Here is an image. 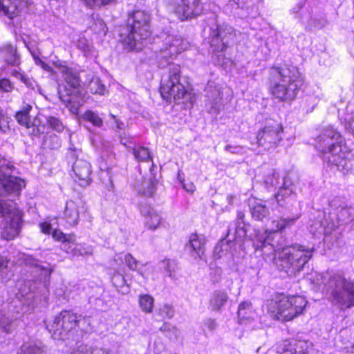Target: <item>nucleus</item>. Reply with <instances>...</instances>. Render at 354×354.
<instances>
[{"label": "nucleus", "mask_w": 354, "mask_h": 354, "mask_svg": "<svg viewBox=\"0 0 354 354\" xmlns=\"http://www.w3.org/2000/svg\"><path fill=\"white\" fill-rule=\"evenodd\" d=\"M93 252V247L84 243L77 244L75 248L72 249V254L73 256L92 255Z\"/></svg>", "instance_id": "e433bc0d"}, {"label": "nucleus", "mask_w": 354, "mask_h": 354, "mask_svg": "<svg viewBox=\"0 0 354 354\" xmlns=\"http://www.w3.org/2000/svg\"><path fill=\"white\" fill-rule=\"evenodd\" d=\"M158 315L161 319H171L175 314L173 307L169 304H165L158 309Z\"/></svg>", "instance_id": "58836bf2"}, {"label": "nucleus", "mask_w": 354, "mask_h": 354, "mask_svg": "<svg viewBox=\"0 0 354 354\" xmlns=\"http://www.w3.org/2000/svg\"><path fill=\"white\" fill-rule=\"evenodd\" d=\"M77 47L84 53H87L91 51L92 46L85 37H81L77 41Z\"/></svg>", "instance_id": "a18cd8bd"}, {"label": "nucleus", "mask_w": 354, "mask_h": 354, "mask_svg": "<svg viewBox=\"0 0 354 354\" xmlns=\"http://www.w3.org/2000/svg\"><path fill=\"white\" fill-rule=\"evenodd\" d=\"M40 228L43 233L49 234L51 232V225L47 223H42L40 224Z\"/></svg>", "instance_id": "4d7b16f0"}, {"label": "nucleus", "mask_w": 354, "mask_h": 354, "mask_svg": "<svg viewBox=\"0 0 354 354\" xmlns=\"http://www.w3.org/2000/svg\"><path fill=\"white\" fill-rule=\"evenodd\" d=\"M256 138L259 146L265 150H274L283 139V127L277 122L268 124L258 132Z\"/></svg>", "instance_id": "f8f14e48"}, {"label": "nucleus", "mask_w": 354, "mask_h": 354, "mask_svg": "<svg viewBox=\"0 0 354 354\" xmlns=\"http://www.w3.org/2000/svg\"><path fill=\"white\" fill-rule=\"evenodd\" d=\"M63 76L66 82L72 88H76L80 86L79 77L71 69L66 68L63 71Z\"/></svg>", "instance_id": "c756f323"}, {"label": "nucleus", "mask_w": 354, "mask_h": 354, "mask_svg": "<svg viewBox=\"0 0 354 354\" xmlns=\"http://www.w3.org/2000/svg\"><path fill=\"white\" fill-rule=\"evenodd\" d=\"M82 316L71 311L63 310L57 316L53 324L47 326V328L54 339H60L72 330L78 326Z\"/></svg>", "instance_id": "9d476101"}, {"label": "nucleus", "mask_w": 354, "mask_h": 354, "mask_svg": "<svg viewBox=\"0 0 354 354\" xmlns=\"http://www.w3.org/2000/svg\"><path fill=\"white\" fill-rule=\"evenodd\" d=\"M156 183L157 180L152 177L148 179L145 178L139 189V194L147 197L152 196L156 189Z\"/></svg>", "instance_id": "5701e85b"}, {"label": "nucleus", "mask_w": 354, "mask_h": 354, "mask_svg": "<svg viewBox=\"0 0 354 354\" xmlns=\"http://www.w3.org/2000/svg\"><path fill=\"white\" fill-rule=\"evenodd\" d=\"M21 82H23L28 87L34 88V83L35 82L27 77L26 75H24L23 78H21Z\"/></svg>", "instance_id": "13d9d810"}, {"label": "nucleus", "mask_w": 354, "mask_h": 354, "mask_svg": "<svg viewBox=\"0 0 354 354\" xmlns=\"http://www.w3.org/2000/svg\"><path fill=\"white\" fill-rule=\"evenodd\" d=\"M206 239L204 235L193 234L190 236L188 246L201 259H203L205 254V245Z\"/></svg>", "instance_id": "aec40b11"}, {"label": "nucleus", "mask_w": 354, "mask_h": 354, "mask_svg": "<svg viewBox=\"0 0 354 354\" xmlns=\"http://www.w3.org/2000/svg\"><path fill=\"white\" fill-rule=\"evenodd\" d=\"M82 118L84 120L92 123L95 127H100L103 124L102 119L93 111H86Z\"/></svg>", "instance_id": "4c0bfd02"}, {"label": "nucleus", "mask_w": 354, "mask_h": 354, "mask_svg": "<svg viewBox=\"0 0 354 354\" xmlns=\"http://www.w3.org/2000/svg\"><path fill=\"white\" fill-rule=\"evenodd\" d=\"M237 314L241 324L250 320L252 314V304L249 301L241 302L239 306Z\"/></svg>", "instance_id": "a878e982"}, {"label": "nucleus", "mask_w": 354, "mask_h": 354, "mask_svg": "<svg viewBox=\"0 0 354 354\" xmlns=\"http://www.w3.org/2000/svg\"><path fill=\"white\" fill-rule=\"evenodd\" d=\"M120 142L122 145L128 147L129 148L131 149L132 147L131 146H128L129 144H131L132 142V138L131 137L130 134L127 132H122L119 136Z\"/></svg>", "instance_id": "8fccbe9b"}, {"label": "nucleus", "mask_w": 354, "mask_h": 354, "mask_svg": "<svg viewBox=\"0 0 354 354\" xmlns=\"http://www.w3.org/2000/svg\"><path fill=\"white\" fill-rule=\"evenodd\" d=\"M35 60L37 64L40 65L44 70L48 71L50 69V66H48L46 63L43 62L39 58L35 57Z\"/></svg>", "instance_id": "bf43d9fd"}, {"label": "nucleus", "mask_w": 354, "mask_h": 354, "mask_svg": "<svg viewBox=\"0 0 354 354\" xmlns=\"http://www.w3.org/2000/svg\"><path fill=\"white\" fill-rule=\"evenodd\" d=\"M52 236L55 241H61L62 243H75L76 241V236L74 234H64L60 230H55Z\"/></svg>", "instance_id": "473e14b6"}, {"label": "nucleus", "mask_w": 354, "mask_h": 354, "mask_svg": "<svg viewBox=\"0 0 354 354\" xmlns=\"http://www.w3.org/2000/svg\"><path fill=\"white\" fill-rule=\"evenodd\" d=\"M307 303L302 296L279 294L268 301L267 308L276 319L288 322L301 314Z\"/></svg>", "instance_id": "20e7f679"}, {"label": "nucleus", "mask_w": 354, "mask_h": 354, "mask_svg": "<svg viewBox=\"0 0 354 354\" xmlns=\"http://www.w3.org/2000/svg\"><path fill=\"white\" fill-rule=\"evenodd\" d=\"M159 330L164 333H166L167 335L171 337L170 335L172 333L174 338H177L178 335V330L176 326H174L169 322H164L162 326L159 328Z\"/></svg>", "instance_id": "79ce46f5"}, {"label": "nucleus", "mask_w": 354, "mask_h": 354, "mask_svg": "<svg viewBox=\"0 0 354 354\" xmlns=\"http://www.w3.org/2000/svg\"><path fill=\"white\" fill-rule=\"evenodd\" d=\"M328 205L329 217L334 227L346 225L354 220V208L342 198L335 197L329 201Z\"/></svg>", "instance_id": "9b49d317"}, {"label": "nucleus", "mask_w": 354, "mask_h": 354, "mask_svg": "<svg viewBox=\"0 0 354 354\" xmlns=\"http://www.w3.org/2000/svg\"><path fill=\"white\" fill-rule=\"evenodd\" d=\"M346 148L337 156H332L326 163L330 167H335L344 174H354V158H350Z\"/></svg>", "instance_id": "4468645a"}, {"label": "nucleus", "mask_w": 354, "mask_h": 354, "mask_svg": "<svg viewBox=\"0 0 354 354\" xmlns=\"http://www.w3.org/2000/svg\"><path fill=\"white\" fill-rule=\"evenodd\" d=\"M14 166L0 154V195L19 194L25 181L11 174Z\"/></svg>", "instance_id": "1a4fd4ad"}, {"label": "nucleus", "mask_w": 354, "mask_h": 354, "mask_svg": "<svg viewBox=\"0 0 354 354\" xmlns=\"http://www.w3.org/2000/svg\"><path fill=\"white\" fill-rule=\"evenodd\" d=\"M8 0H0V15H3L12 19L17 16V6L12 3L8 5Z\"/></svg>", "instance_id": "c85d7f7f"}, {"label": "nucleus", "mask_w": 354, "mask_h": 354, "mask_svg": "<svg viewBox=\"0 0 354 354\" xmlns=\"http://www.w3.org/2000/svg\"><path fill=\"white\" fill-rule=\"evenodd\" d=\"M226 151L231 152L234 154H243L245 151L242 146H230L227 145L225 148Z\"/></svg>", "instance_id": "3c124183"}, {"label": "nucleus", "mask_w": 354, "mask_h": 354, "mask_svg": "<svg viewBox=\"0 0 354 354\" xmlns=\"http://www.w3.org/2000/svg\"><path fill=\"white\" fill-rule=\"evenodd\" d=\"M112 281L114 286H122L125 283V279L123 275L118 273L113 276Z\"/></svg>", "instance_id": "864d4df0"}, {"label": "nucleus", "mask_w": 354, "mask_h": 354, "mask_svg": "<svg viewBox=\"0 0 354 354\" xmlns=\"http://www.w3.org/2000/svg\"><path fill=\"white\" fill-rule=\"evenodd\" d=\"M221 306V295L220 291H216L210 299V306L213 310H219Z\"/></svg>", "instance_id": "c03bdc74"}, {"label": "nucleus", "mask_w": 354, "mask_h": 354, "mask_svg": "<svg viewBox=\"0 0 354 354\" xmlns=\"http://www.w3.org/2000/svg\"><path fill=\"white\" fill-rule=\"evenodd\" d=\"M110 118L113 120V122L115 123L116 128L119 130L124 129L125 127L124 123L118 118V116L110 113L109 114Z\"/></svg>", "instance_id": "5fc2aeb1"}, {"label": "nucleus", "mask_w": 354, "mask_h": 354, "mask_svg": "<svg viewBox=\"0 0 354 354\" xmlns=\"http://www.w3.org/2000/svg\"><path fill=\"white\" fill-rule=\"evenodd\" d=\"M88 79H90L87 88L91 93L94 94H103L105 91V86L102 84L101 80L99 77H95L92 73L88 75Z\"/></svg>", "instance_id": "b1692460"}, {"label": "nucleus", "mask_w": 354, "mask_h": 354, "mask_svg": "<svg viewBox=\"0 0 354 354\" xmlns=\"http://www.w3.org/2000/svg\"><path fill=\"white\" fill-rule=\"evenodd\" d=\"M125 263L131 270H136L138 261L131 254H127L124 257Z\"/></svg>", "instance_id": "49530a36"}, {"label": "nucleus", "mask_w": 354, "mask_h": 354, "mask_svg": "<svg viewBox=\"0 0 354 354\" xmlns=\"http://www.w3.org/2000/svg\"><path fill=\"white\" fill-rule=\"evenodd\" d=\"M74 93L75 91L73 89L68 88L65 86L63 88L59 87V97L62 102L66 104L67 107L74 108L76 106Z\"/></svg>", "instance_id": "4be33fe9"}, {"label": "nucleus", "mask_w": 354, "mask_h": 354, "mask_svg": "<svg viewBox=\"0 0 354 354\" xmlns=\"http://www.w3.org/2000/svg\"><path fill=\"white\" fill-rule=\"evenodd\" d=\"M169 1L175 13L182 21L199 15L202 11L198 0L194 1V8L189 6V0H169Z\"/></svg>", "instance_id": "ddd939ff"}, {"label": "nucleus", "mask_w": 354, "mask_h": 354, "mask_svg": "<svg viewBox=\"0 0 354 354\" xmlns=\"http://www.w3.org/2000/svg\"><path fill=\"white\" fill-rule=\"evenodd\" d=\"M153 298L149 295H142L140 296L139 304L142 311L146 313L152 312L153 308Z\"/></svg>", "instance_id": "f704fd0d"}, {"label": "nucleus", "mask_w": 354, "mask_h": 354, "mask_svg": "<svg viewBox=\"0 0 354 354\" xmlns=\"http://www.w3.org/2000/svg\"><path fill=\"white\" fill-rule=\"evenodd\" d=\"M0 88L5 92H9L12 89V85L8 79H2L0 80Z\"/></svg>", "instance_id": "603ef678"}, {"label": "nucleus", "mask_w": 354, "mask_h": 354, "mask_svg": "<svg viewBox=\"0 0 354 354\" xmlns=\"http://www.w3.org/2000/svg\"><path fill=\"white\" fill-rule=\"evenodd\" d=\"M71 354H111L110 349L80 346L78 348L73 350Z\"/></svg>", "instance_id": "bb28decb"}, {"label": "nucleus", "mask_w": 354, "mask_h": 354, "mask_svg": "<svg viewBox=\"0 0 354 354\" xmlns=\"http://www.w3.org/2000/svg\"><path fill=\"white\" fill-rule=\"evenodd\" d=\"M160 93L167 101L177 100L189 95L181 82L180 67L172 64L166 79H162L160 85Z\"/></svg>", "instance_id": "6e6552de"}, {"label": "nucleus", "mask_w": 354, "mask_h": 354, "mask_svg": "<svg viewBox=\"0 0 354 354\" xmlns=\"http://www.w3.org/2000/svg\"><path fill=\"white\" fill-rule=\"evenodd\" d=\"M32 109V106L30 104H26L24 106L23 109L17 112L15 114V118L17 121L22 126L26 127V128H30L31 127V122L29 115V113Z\"/></svg>", "instance_id": "393cba45"}, {"label": "nucleus", "mask_w": 354, "mask_h": 354, "mask_svg": "<svg viewBox=\"0 0 354 354\" xmlns=\"http://www.w3.org/2000/svg\"><path fill=\"white\" fill-rule=\"evenodd\" d=\"M0 216L4 217L0 227L1 237L6 241L14 239L19 234L22 225L21 216L15 209V204L0 200Z\"/></svg>", "instance_id": "0eeeda50"}, {"label": "nucleus", "mask_w": 354, "mask_h": 354, "mask_svg": "<svg viewBox=\"0 0 354 354\" xmlns=\"http://www.w3.org/2000/svg\"><path fill=\"white\" fill-rule=\"evenodd\" d=\"M221 252V247L219 246L218 245H217L215 247L214 252H213L214 261L210 263V268L212 269L216 268V267H217L216 261L220 260V259H221L220 253Z\"/></svg>", "instance_id": "09e8293b"}, {"label": "nucleus", "mask_w": 354, "mask_h": 354, "mask_svg": "<svg viewBox=\"0 0 354 354\" xmlns=\"http://www.w3.org/2000/svg\"><path fill=\"white\" fill-rule=\"evenodd\" d=\"M315 148L320 153L324 163L346 149L345 140L341 133L333 127H324L315 139Z\"/></svg>", "instance_id": "423d86ee"}, {"label": "nucleus", "mask_w": 354, "mask_h": 354, "mask_svg": "<svg viewBox=\"0 0 354 354\" xmlns=\"http://www.w3.org/2000/svg\"><path fill=\"white\" fill-rule=\"evenodd\" d=\"M12 75L13 76H15L16 78L21 80V78H23V75H24V74H23V73H20V72H19V71H17L16 70H14V71L12 72Z\"/></svg>", "instance_id": "0e129e2a"}, {"label": "nucleus", "mask_w": 354, "mask_h": 354, "mask_svg": "<svg viewBox=\"0 0 354 354\" xmlns=\"http://www.w3.org/2000/svg\"><path fill=\"white\" fill-rule=\"evenodd\" d=\"M221 30L218 27L213 31L211 36L210 46L214 56H218L216 53H219V48L221 44V38L220 37Z\"/></svg>", "instance_id": "c9c22d12"}, {"label": "nucleus", "mask_w": 354, "mask_h": 354, "mask_svg": "<svg viewBox=\"0 0 354 354\" xmlns=\"http://www.w3.org/2000/svg\"><path fill=\"white\" fill-rule=\"evenodd\" d=\"M140 212L145 217V223L150 230H155L160 224V216L151 206L142 205Z\"/></svg>", "instance_id": "a211bd4d"}, {"label": "nucleus", "mask_w": 354, "mask_h": 354, "mask_svg": "<svg viewBox=\"0 0 354 354\" xmlns=\"http://www.w3.org/2000/svg\"><path fill=\"white\" fill-rule=\"evenodd\" d=\"M22 352L24 354H46V348L45 346L30 343L23 345Z\"/></svg>", "instance_id": "2f4dec72"}, {"label": "nucleus", "mask_w": 354, "mask_h": 354, "mask_svg": "<svg viewBox=\"0 0 354 354\" xmlns=\"http://www.w3.org/2000/svg\"><path fill=\"white\" fill-rule=\"evenodd\" d=\"M163 268L168 275L171 277L173 274L178 270V263L175 260L165 259L162 261Z\"/></svg>", "instance_id": "ea45409f"}, {"label": "nucleus", "mask_w": 354, "mask_h": 354, "mask_svg": "<svg viewBox=\"0 0 354 354\" xmlns=\"http://www.w3.org/2000/svg\"><path fill=\"white\" fill-rule=\"evenodd\" d=\"M12 123V120L8 117L3 110L0 109V131L3 133H11V124Z\"/></svg>", "instance_id": "72a5a7b5"}, {"label": "nucleus", "mask_w": 354, "mask_h": 354, "mask_svg": "<svg viewBox=\"0 0 354 354\" xmlns=\"http://www.w3.org/2000/svg\"><path fill=\"white\" fill-rule=\"evenodd\" d=\"M308 347V342L305 341H294L292 344L286 340L279 348V352L281 354H306Z\"/></svg>", "instance_id": "f3484780"}, {"label": "nucleus", "mask_w": 354, "mask_h": 354, "mask_svg": "<svg viewBox=\"0 0 354 354\" xmlns=\"http://www.w3.org/2000/svg\"><path fill=\"white\" fill-rule=\"evenodd\" d=\"M322 283L329 292L330 299L333 304L351 308L354 306V281H348L339 274H325Z\"/></svg>", "instance_id": "39448f33"}, {"label": "nucleus", "mask_w": 354, "mask_h": 354, "mask_svg": "<svg viewBox=\"0 0 354 354\" xmlns=\"http://www.w3.org/2000/svg\"><path fill=\"white\" fill-rule=\"evenodd\" d=\"M70 243H62V249L67 253L72 254V249L71 248V245H69Z\"/></svg>", "instance_id": "680f3d73"}, {"label": "nucleus", "mask_w": 354, "mask_h": 354, "mask_svg": "<svg viewBox=\"0 0 354 354\" xmlns=\"http://www.w3.org/2000/svg\"><path fill=\"white\" fill-rule=\"evenodd\" d=\"M256 178L257 181L264 184L267 187L274 186L279 183V176L276 171L270 167L263 168L261 174Z\"/></svg>", "instance_id": "6ab92c4d"}, {"label": "nucleus", "mask_w": 354, "mask_h": 354, "mask_svg": "<svg viewBox=\"0 0 354 354\" xmlns=\"http://www.w3.org/2000/svg\"><path fill=\"white\" fill-rule=\"evenodd\" d=\"M179 43H180L179 39H174L172 37H171L169 36L167 37V38L166 39V44H169V50H171V48L172 47L178 46Z\"/></svg>", "instance_id": "6e6d98bb"}, {"label": "nucleus", "mask_w": 354, "mask_h": 354, "mask_svg": "<svg viewBox=\"0 0 354 354\" xmlns=\"http://www.w3.org/2000/svg\"><path fill=\"white\" fill-rule=\"evenodd\" d=\"M244 217H245V214L243 212H239L238 213L237 218H238V220H239V222L243 223L244 222V221H243Z\"/></svg>", "instance_id": "774afa93"}, {"label": "nucleus", "mask_w": 354, "mask_h": 354, "mask_svg": "<svg viewBox=\"0 0 354 354\" xmlns=\"http://www.w3.org/2000/svg\"><path fill=\"white\" fill-rule=\"evenodd\" d=\"M73 171L80 186L86 187L91 184L92 169L88 162L83 159H77L73 165Z\"/></svg>", "instance_id": "2eb2a0df"}, {"label": "nucleus", "mask_w": 354, "mask_h": 354, "mask_svg": "<svg viewBox=\"0 0 354 354\" xmlns=\"http://www.w3.org/2000/svg\"><path fill=\"white\" fill-rule=\"evenodd\" d=\"M269 80L272 94L281 101L295 100L303 84L298 68L288 64L270 68Z\"/></svg>", "instance_id": "f03ea898"}, {"label": "nucleus", "mask_w": 354, "mask_h": 354, "mask_svg": "<svg viewBox=\"0 0 354 354\" xmlns=\"http://www.w3.org/2000/svg\"><path fill=\"white\" fill-rule=\"evenodd\" d=\"M115 0H98L99 6H106L114 1Z\"/></svg>", "instance_id": "e2e57ef3"}, {"label": "nucleus", "mask_w": 354, "mask_h": 354, "mask_svg": "<svg viewBox=\"0 0 354 354\" xmlns=\"http://www.w3.org/2000/svg\"><path fill=\"white\" fill-rule=\"evenodd\" d=\"M6 62L11 65H19L20 63L19 56L17 55L16 50L9 48L6 55Z\"/></svg>", "instance_id": "a19ab883"}, {"label": "nucleus", "mask_w": 354, "mask_h": 354, "mask_svg": "<svg viewBox=\"0 0 354 354\" xmlns=\"http://www.w3.org/2000/svg\"><path fill=\"white\" fill-rule=\"evenodd\" d=\"M8 266V260L6 257L0 256V272L3 270Z\"/></svg>", "instance_id": "052dcab7"}, {"label": "nucleus", "mask_w": 354, "mask_h": 354, "mask_svg": "<svg viewBox=\"0 0 354 354\" xmlns=\"http://www.w3.org/2000/svg\"><path fill=\"white\" fill-rule=\"evenodd\" d=\"M135 158L139 162L152 161V156L148 148L140 147L138 149L131 148Z\"/></svg>", "instance_id": "7c9ffc66"}, {"label": "nucleus", "mask_w": 354, "mask_h": 354, "mask_svg": "<svg viewBox=\"0 0 354 354\" xmlns=\"http://www.w3.org/2000/svg\"><path fill=\"white\" fill-rule=\"evenodd\" d=\"M206 324H207L209 328L211 330H213L216 326V324H215L214 321H213L212 319H208Z\"/></svg>", "instance_id": "69168bd1"}, {"label": "nucleus", "mask_w": 354, "mask_h": 354, "mask_svg": "<svg viewBox=\"0 0 354 354\" xmlns=\"http://www.w3.org/2000/svg\"><path fill=\"white\" fill-rule=\"evenodd\" d=\"M250 209L252 218L256 221H263L270 215L268 208L262 201H250Z\"/></svg>", "instance_id": "412c9836"}, {"label": "nucleus", "mask_w": 354, "mask_h": 354, "mask_svg": "<svg viewBox=\"0 0 354 354\" xmlns=\"http://www.w3.org/2000/svg\"><path fill=\"white\" fill-rule=\"evenodd\" d=\"M93 29L99 32L106 33L107 31V27L106 24L102 19L97 18L93 24Z\"/></svg>", "instance_id": "de8ad7c7"}, {"label": "nucleus", "mask_w": 354, "mask_h": 354, "mask_svg": "<svg viewBox=\"0 0 354 354\" xmlns=\"http://www.w3.org/2000/svg\"><path fill=\"white\" fill-rule=\"evenodd\" d=\"M47 124L55 131L57 132H62L64 126L60 120L55 117L49 116L46 118Z\"/></svg>", "instance_id": "37998d69"}, {"label": "nucleus", "mask_w": 354, "mask_h": 354, "mask_svg": "<svg viewBox=\"0 0 354 354\" xmlns=\"http://www.w3.org/2000/svg\"><path fill=\"white\" fill-rule=\"evenodd\" d=\"M151 15L145 10L129 14L127 24L119 30L120 41L129 50H140L142 43L151 35Z\"/></svg>", "instance_id": "7ed1b4c3"}, {"label": "nucleus", "mask_w": 354, "mask_h": 354, "mask_svg": "<svg viewBox=\"0 0 354 354\" xmlns=\"http://www.w3.org/2000/svg\"><path fill=\"white\" fill-rule=\"evenodd\" d=\"M283 185L274 194V201L279 207L284 208L288 215L272 221V234L268 236L260 247L264 254H274L272 262L277 268L288 276L300 272L313 257V249L299 244L285 245L284 239L277 233L292 226L301 216L300 203L296 198L290 178H283Z\"/></svg>", "instance_id": "f257e3e1"}, {"label": "nucleus", "mask_w": 354, "mask_h": 354, "mask_svg": "<svg viewBox=\"0 0 354 354\" xmlns=\"http://www.w3.org/2000/svg\"><path fill=\"white\" fill-rule=\"evenodd\" d=\"M84 209L83 202L80 199L69 200L66 203L64 218L71 226H75L80 221V214Z\"/></svg>", "instance_id": "dca6fc26"}, {"label": "nucleus", "mask_w": 354, "mask_h": 354, "mask_svg": "<svg viewBox=\"0 0 354 354\" xmlns=\"http://www.w3.org/2000/svg\"><path fill=\"white\" fill-rule=\"evenodd\" d=\"M24 262L26 265L39 268L42 271H44V275L45 277H50L53 268L50 267V265L47 266H44L39 264L40 261L38 259H35L33 257L30 255H26L24 257Z\"/></svg>", "instance_id": "cd10ccee"}, {"label": "nucleus", "mask_w": 354, "mask_h": 354, "mask_svg": "<svg viewBox=\"0 0 354 354\" xmlns=\"http://www.w3.org/2000/svg\"><path fill=\"white\" fill-rule=\"evenodd\" d=\"M183 188L187 191V192H194V186L193 185V184H189L188 185V186H187L186 185H183Z\"/></svg>", "instance_id": "338daca9"}]
</instances>
